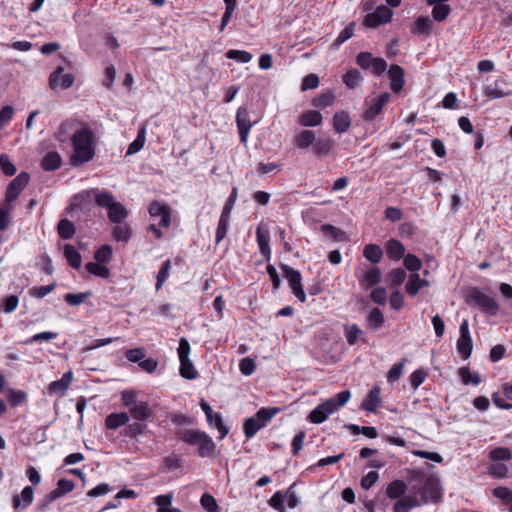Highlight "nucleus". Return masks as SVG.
<instances>
[{
    "label": "nucleus",
    "mask_w": 512,
    "mask_h": 512,
    "mask_svg": "<svg viewBox=\"0 0 512 512\" xmlns=\"http://www.w3.org/2000/svg\"><path fill=\"white\" fill-rule=\"evenodd\" d=\"M71 143L73 151L69 161L73 167H79L95 157V135L88 125H81L78 134L74 135Z\"/></svg>",
    "instance_id": "obj_1"
},
{
    "label": "nucleus",
    "mask_w": 512,
    "mask_h": 512,
    "mask_svg": "<svg viewBox=\"0 0 512 512\" xmlns=\"http://www.w3.org/2000/svg\"><path fill=\"white\" fill-rule=\"evenodd\" d=\"M410 482H414L411 493L420 495L424 503L437 502L441 498L440 483L436 477H426L420 471H412Z\"/></svg>",
    "instance_id": "obj_2"
},
{
    "label": "nucleus",
    "mask_w": 512,
    "mask_h": 512,
    "mask_svg": "<svg viewBox=\"0 0 512 512\" xmlns=\"http://www.w3.org/2000/svg\"><path fill=\"white\" fill-rule=\"evenodd\" d=\"M350 391H342L325 402L317 405L308 415V420L314 424L323 423L331 414L343 407L350 399Z\"/></svg>",
    "instance_id": "obj_3"
},
{
    "label": "nucleus",
    "mask_w": 512,
    "mask_h": 512,
    "mask_svg": "<svg viewBox=\"0 0 512 512\" xmlns=\"http://www.w3.org/2000/svg\"><path fill=\"white\" fill-rule=\"evenodd\" d=\"M179 439L188 445L198 447V454L202 458H212L215 456L216 445L212 438L200 430H179L177 433Z\"/></svg>",
    "instance_id": "obj_4"
},
{
    "label": "nucleus",
    "mask_w": 512,
    "mask_h": 512,
    "mask_svg": "<svg viewBox=\"0 0 512 512\" xmlns=\"http://www.w3.org/2000/svg\"><path fill=\"white\" fill-rule=\"evenodd\" d=\"M280 408H261L255 416L247 418L243 424V431L247 439L252 438L260 429L280 412Z\"/></svg>",
    "instance_id": "obj_5"
},
{
    "label": "nucleus",
    "mask_w": 512,
    "mask_h": 512,
    "mask_svg": "<svg viewBox=\"0 0 512 512\" xmlns=\"http://www.w3.org/2000/svg\"><path fill=\"white\" fill-rule=\"evenodd\" d=\"M281 268L292 293L300 302L304 303L306 301V294L302 285L301 273L288 265H282Z\"/></svg>",
    "instance_id": "obj_6"
},
{
    "label": "nucleus",
    "mask_w": 512,
    "mask_h": 512,
    "mask_svg": "<svg viewBox=\"0 0 512 512\" xmlns=\"http://www.w3.org/2000/svg\"><path fill=\"white\" fill-rule=\"evenodd\" d=\"M468 300L478 305L484 312L495 315L499 310L497 302L490 296L484 294L478 288H472L468 291Z\"/></svg>",
    "instance_id": "obj_7"
},
{
    "label": "nucleus",
    "mask_w": 512,
    "mask_h": 512,
    "mask_svg": "<svg viewBox=\"0 0 512 512\" xmlns=\"http://www.w3.org/2000/svg\"><path fill=\"white\" fill-rule=\"evenodd\" d=\"M393 11L386 5H380L372 13L364 17L363 24L369 28H376L391 21Z\"/></svg>",
    "instance_id": "obj_8"
},
{
    "label": "nucleus",
    "mask_w": 512,
    "mask_h": 512,
    "mask_svg": "<svg viewBox=\"0 0 512 512\" xmlns=\"http://www.w3.org/2000/svg\"><path fill=\"white\" fill-rule=\"evenodd\" d=\"M81 125L84 124L76 120H65L57 128L54 137L60 143L72 142L74 135L78 134Z\"/></svg>",
    "instance_id": "obj_9"
},
{
    "label": "nucleus",
    "mask_w": 512,
    "mask_h": 512,
    "mask_svg": "<svg viewBox=\"0 0 512 512\" xmlns=\"http://www.w3.org/2000/svg\"><path fill=\"white\" fill-rule=\"evenodd\" d=\"M30 180V176L26 172H21L7 186L5 199L7 202H14L25 189Z\"/></svg>",
    "instance_id": "obj_10"
},
{
    "label": "nucleus",
    "mask_w": 512,
    "mask_h": 512,
    "mask_svg": "<svg viewBox=\"0 0 512 512\" xmlns=\"http://www.w3.org/2000/svg\"><path fill=\"white\" fill-rule=\"evenodd\" d=\"M389 100L390 94L388 92H384L377 97L366 100L368 108L365 110L363 118L367 121L374 120L376 116L382 112L383 107L389 102Z\"/></svg>",
    "instance_id": "obj_11"
},
{
    "label": "nucleus",
    "mask_w": 512,
    "mask_h": 512,
    "mask_svg": "<svg viewBox=\"0 0 512 512\" xmlns=\"http://www.w3.org/2000/svg\"><path fill=\"white\" fill-rule=\"evenodd\" d=\"M92 196L95 197V202L98 206L109 209L114 203V197L111 193L100 191L98 189H91L83 191L82 193L75 196V201L90 199Z\"/></svg>",
    "instance_id": "obj_12"
},
{
    "label": "nucleus",
    "mask_w": 512,
    "mask_h": 512,
    "mask_svg": "<svg viewBox=\"0 0 512 512\" xmlns=\"http://www.w3.org/2000/svg\"><path fill=\"white\" fill-rule=\"evenodd\" d=\"M459 330L460 337L457 340V350L464 359H467L470 357L473 347L467 320L462 321Z\"/></svg>",
    "instance_id": "obj_13"
},
{
    "label": "nucleus",
    "mask_w": 512,
    "mask_h": 512,
    "mask_svg": "<svg viewBox=\"0 0 512 512\" xmlns=\"http://www.w3.org/2000/svg\"><path fill=\"white\" fill-rule=\"evenodd\" d=\"M149 214L153 218H159V226L169 227L171 223V210L168 205L154 201L149 206Z\"/></svg>",
    "instance_id": "obj_14"
},
{
    "label": "nucleus",
    "mask_w": 512,
    "mask_h": 512,
    "mask_svg": "<svg viewBox=\"0 0 512 512\" xmlns=\"http://www.w3.org/2000/svg\"><path fill=\"white\" fill-rule=\"evenodd\" d=\"M236 123L239 131L240 140L242 143L246 144L249 132L253 126L246 108H238L236 114Z\"/></svg>",
    "instance_id": "obj_15"
},
{
    "label": "nucleus",
    "mask_w": 512,
    "mask_h": 512,
    "mask_svg": "<svg viewBox=\"0 0 512 512\" xmlns=\"http://www.w3.org/2000/svg\"><path fill=\"white\" fill-rule=\"evenodd\" d=\"M200 406L206 415L209 425L212 426L213 417H216V428L220 432L219 439L220 440L224 439L226 437V435L228 434L229 430H228V427L223 423L221 414L213 412L210 405L204 399L201 400Z\"/></svg>",
    "instance_id": "obj_16"
},
{
    "label": "nucleus",
    "mask_w": 512,
    "mask_h": 512,
    "mask_svg": "<svg viewBox=\"0 0 512 512\" xmlns=\"http://www.w3.org/2000/svg\"><path fill=\"white\" fill-rule=\"evenodd\" d=\"M63 67H58L49 77V85L52 89L61 86L63 89L70 88L74 83V75L71 73L63 74Z\"/></svg>",
    "instance_id": "obj_17"
},
{
    "label": "nucleus",
    "mask_w": 512,
    "mask_h": 512,
    "mask_svg": "<svg viewBox=\"0 0 512 512\" xmlns=\"http://www.w3.org/2000/svg\"><path fill=\"white\" fill-rule=\"evenodd\" d=\"M73 381V373L72 371H68L63 374L62 378L56 381L51 382L48 387V393L50 395H59L64 396L68 388L70 387Z\"/></svg>",
    "instance_id": "obj_18"
},
{
    "label": "nucleus",
    "mask_w": 512,
    "mask_h": 512,
    "mask_svg": "<svg viewBox=\"0 0 512 512\" xmlns=\"http://www.w3.org/2000/svg\"><path fill=\"white\" fill-rule=\"evenodd\" d=\"M128 414L135 421H147L154 415V410L148 402L139 401Z\"/></svg>",
    "instance_id": "obj_19"
},
{
    "label": "nucleus",
    "mask_w": 512,
    "mask_h": 512,
    "mask_svg": "<svg viewBox=\"0 0 512 512\" xmlns=\"http://www.w3.org/2000/svg\"><path fill=\"white\" fill-rule=\"evenodd\" d=\"M390 78V87L394 93H398L402 90L405 83L404 69L399 65H392L388 71Z\"/></svg>",
    "instance_id": "obj_20"
},
{
    "label": "nucleus",
    "mask_w": 512,
    "mask_h": 512,
    "mask_svg": "<svg viewBox=\"0 0 512 512\" xmlns=\"http://www.w3.org/2000/svg\"><path fill=\"white\" fill-rule=\"evenodd\" d=\"M430 285L429 281L422 279L418 273H411L405 285V291L409 296H416L419 291Z\"/></svg>",
    "instance_id": "obj_21"
},
{
    "label": "nucleus",
    "mask_w": 512,
    "mask_h": 512,
    "mask_svg": "<svg viewBox=\"0 0 512 512\" xmlns=\"http://www.w3.org/2000/svg\"><path fill=\"white\" fill-rule=\"evenodd\" d=\"M381 403V389L374 386L362 401L361 407L369 412H375Z\"/></svg>",
    "instance_id": "obj_22"
},
{
    "label": "nucleus",
    "mask_w": 512,
    "mask_h": 512,
    "mask_svg": "<svg viewBox=\"0 0 512 512\" xmlns=\"http://www.w3.org/2000/svg\"><path fill=\"white\" fill-rule=\"evenodd\" d=\"M315 139H316L315 132L312 130L305 129V130H302L299 133H297L294 136L293 141L299 149L307 150L314 144Z\"/></svg>",
    "instance_id": "obj_23"
},
{
    "label": "nucleus",
    "mask_w": 512,
    "mask_h": 512,
    "mask_svg": "<svg viewBox=\"0 0 512 512\" xmlns=\"http://www.w3.org/2000/svg\"><path fill=\"white\" fill-rule=\"evenodd\" d=\"M256 238L260 253L266 258H270L271 250L269 246L270 234L268 230H264L262 226H258L256 230Z\"/></svg>",
    "instance_id": "obj_24"
},
{
    "label": "nucleus",
    "mask_w": 512,
    "mask_h": 512,
    "mask_svg": "<svg viewBox=\"0 0 512 512\" xmlns=\"http://www.w3.org/2000/svg\"><path fill=\"white\" fill-rule=\"evenodd\" d=\"M34 499V490L31 486H26L20 495L13 497L12 503L15 509L28 507Z\"/></svg>",
    "instance_id": "obj_25"
},
{
    "label": "nucleus",
    "mask_w": 512,
    "mask_h": 512,
    "mask_svg": "<svg viewBox=\"0 0 512 512\" xmlns=\"http://www.w3.org/2000/svg\"><path fill=\"white\" fill-rule=\"evenodd\" d=\"M505 85L504 79H498L493 84L488 85L485 88V95L490 99L502 98L511 95V91L503 89Z\"/></svg>",
    "instance_id": "obj_26"
},
{
    "label": "nucleus",
    "mask_w": 512,
    "mask_h": 512,
    "mask_svg": "<svg viewBox=\"0 0 512 512\" xmlns=\"http://www.w3.org/2000/svg\"><path fill=\"white\" fill-rule=\"evenodd\" d=\"M351 126V119L347 112L340 111L333 116V127L337 133H345Z\"/></svg>",
    "instance_id": "obj_27"
},
{
    "label": "nucleus",
    "mask_w": 512,
    "mask_h": 512,
    "mask_svg": "<svg viewBox=\"0 0 512 512\" xmlns=\"http://www.w3.org/2000/svg\"><path fill=\"white\" fill-rule=\"evenodd\" d=\"M323 117L316 110H308L299 116V123L304 127H315L322 123Z\"/></svg>",
    "instance_id": "obj_28"
},
{
    "label": "nucleus",
    "mask_w": 512,
    "mask_h": 512,
    "mask_svg": "<svg viewBox=\"0 0 512 512\" xmlns=\"http://www.w3.org/2000/svg\"><path fill=\"white\" fill-rule=\"evenodd\" d=\"M420 505V502L415 494L404 496L400 498L394 505V512H408L412 508Z\"/></svg>",
    "instance_id": "obj_29"
},
{
    "label": "nucleus",
    "mask_w": 512,
    "mask_h": 512,
    "mask_svg": "<svg viewBox=\"0 0 512 512\" xmlns=\"http://www.w3.org/2000/svg\"><path fill=\"white\" fill-rule=\"evenodd\" d=\"M130 420L129 414L126 412L111 413L105 419V426L108 429H117L126 425Z\"/></svg>",
    "instance_id": "obj_30"
},
{
    "label": "nucleus",
    "mask_w": 512,
    "mask_h": 512,
    "mask_svg": "<svg viewBox=\"0 0 512 512\" xmlns=\"http://www.w3.org/2000/svg\"><path fill=\"white\" fill-rule=\"evenodd\" d=\"M128 214L125 206L117 201L108 209V219L112 223H121L128 217Z\"/></svg>",
    "instance_id": "obj_31"
},
{
    "label": "nucleus",
    "mask_w": 512,
    "mask_h": 512,
    "mask_svg": "<svg viewBox=\"0 0 512 512\" xmlns=\"http://www.w3.org/2000/svg\"><path fill=\"white\" fill-rule=\"evenodd\" d=\"M62 164V157L56 151L48 152L41 161V167L45 171H54L60 168Z\"/></svg>",
    "instance_id": "obj_32"
},
{
    "label": "nucleus",
    "mask_w": 512,
    "mask_h": 512,
    "mask_svg": "<svg viewBox=\"0 0 512 512\" xmlns=\"http://www.w3.org/2000/svg\"><path fill=\"white\" fill-rule=\"evenodd\" d=\"M386 253L389 256V258L397 261L400 260L401 258H404L405 247L399 240L390 239L386 243Z\"/></svg>",
    "instance_id": "obj_33"
},
{
    "label": "nucleus",
    "mask_w": 512,
    "mask_h": 512,
    "mask_svg": "<svg viewBox=\"0 0 512 512\" xmlns=\"http://www.w3.org/2000/svg\"><path fill=\"white\" fill-rule=\"evenodd\" d=\"M406 491L407 485L402 480H394L386 488V494L390 499L402 498Z\"/></svg>",
    "instance_id": "obj_34"
},
{
    "label": "nucleus",
    "mask_w": 512,
    "mask_h": 512,
    "mask_svg": "<svg viewBox=\"0 0 512 512\" xmlns=\"http://www.w3.org/2000/svg\"><path fill=\"white\" fill-rule=\"evenodd\" d=\"M64 255H65V258L67 259L69 265L72 268L78 269L81 267L82 257L73 245H71V244L65 245Z\"/></svg>",
    "instance_id": "obj_35"
},
{
    "label": "nucleus",
    "mask_w": 512,
    "mask_h": 512,
    "mask_svg": "<svg viewBox=\"0 0 512 512\" xmlns=\"http://www.w3.org/2000/svg\"><path fill=\"white\" fill-rule=\"evenodd\" d=\"M334 142L330 138L315 139L313 144V152L317 156L328 155L332 150Z\"/></svg>",
    "instance_id": "obj_36"
},
{
    "label": "nucleus",
    "mask_w": 512,
    "mask_h": 512,
    "mask_svg": "<svg viewBox=\"0 0 512 512\" xmlns=\"http://www.w3.org/2000/svg\"><path fill=\"white\" fill-rule=\"evenodd\" d=\"M363 255L368 261L376 264L381 261L383 256V250L379 245L368 244L364 247Z\"/></svg>",
    "instance_id": "obj_37"
},
{
    "label": "nucleus",
    "mask_w": 512,
    "mask_h": 512,
    "mask_svg": "<svg viewBox=\"0 0 512 512\" xmlns=\"http://www.w3.org/2000/svg\"><path fill=\"white\" fill-rule=\"evenodd\" d=\"M172 495H159L155 498V504L158 506V512H181L179 508L170 507L172 503Z\"/></svg>",
    "instance_id": "obj_38"
},
{
    "label": "nucleus",
    "mask_w": 512,
    "mask_h": 512,
    "mask_svg": "<svg viewBox=\"0 0 512 512\" xmlns=\"http://www.w3.org/2000/svg\"><path fill=\"white\" fill-rule=\"evenodd\" d=\"M57 231L62 239H71L75 234V226L68 219H61L57 225Z\"/></svg>",
    "instance_id": "obj_39"
},
{
    "label": "nucleus",
    "mask_w": 512,
    "mask_h": 512,
    "mask_svg": "<svg viewBox=\"0 0 512 512\" xmlns=\"http://www.w3.org/2000/svg\"><path fill=\"white\" fill-rule=\"evenodd\" d=\"M381 271L374 267L366 271L363 278L360 280L361 285H367V287L374 286L381 281Z\"/></svg>",
    "instance_id": "obj_40"
},
{
    "label": "nucleus",
    "mask_w": 512,
    "mask_h": 512,
    "mask_svg": "<svg viewBox=\"0 0 512 512\" xmlns=\"http://www.w3.org/2000/svg\"><path fill=\"white\" fill-rule=\"evenodd\" d=\"M117 225L113 228L112 235L117 241L127 243L130 239L131 229L127 224L116 223Z\"/></svg>",
    "instance_id": "obj_41"
},
{
    "label": "nucleus",
    "mask_w": 512,
    "mask_h": 512,
    "mask_svg": "<svg viewBox=\"0 0 512 512\" xmlns=\"http://www.w3.org/2000/svg\"><path fill=\"white\" fill-rule=\"evenodd\" d=\"M344 334L347 343L353 346L356 344L360 335L362 334V330L359 328L357 324H346L344 325Z\"/></svg>",
    "instance_id": "obj_42"
},
{
    "label": "nucleus",
    "mask_w": 512,
    "mask_h": 512,
    "mask_svg": "<svg viewBox=\"0 0 512 512\" xmlns=\"http://www.w3.org/2000/svg\"><path fill=\"white\" fill-rule=\"evenodd\" d=\"M91 291H85L81 293H68L64 296V300L71 306H79L83 304L89 297H91Z\"/></svg>",
    "instance_id": "obj_43"
},
{
    "label": "nucleus",
    "mask_w": 512,
    "mask_h": 512,
    "mask_svg": "<svg viewBox=\"0 0 512 512\" xmlns=\"http://www.w3.org/2000/svg\"><path fill=\"white\" fill-rule=\"evenodd\" d=\"M180 375L189 380L197 377V371L189 358L180 359Z\"/></svg>",
    "instance_id": "obj_44"
},
{
    "label": "nucleus",
    "mask_w": 512,
    "mask_h": 512,
    "mask_svg": "<svg viewBox=\"0 0 512 512\" xmlns=\"http://www.w3.org/2000/svg\"><path fill=\"white\" fill-rule=\"evenodd\" d=\"M458 374L465 385L473 384L476 386L481 382L480 376L477 373H472L467 367H461Z\"/></svg>",
    "instance_id": "obj_45"
},
{
    "label": "nucleus",
    "mask_w": 512,
    "mask_h": 512,
    "mask_svg": "<svg viewBox=\"0 0 512 512\" xmlns=\"http://www.w3.org/2000/svg\"><path fill=\"white\" fill-rule=\"evenodd\" d=\"M103 263L98 262H88L86 264V270L95 276L101 277V278H108L110 276V270L102 265Z\"/></svg>",
    "instance_id": "obj_46"
},
{
    "label": "nucleus",
    "mask_w": 512,
    "mask_h": 512,
    "mask_svg": "<svg viewBox=\"0 0 512 512\" xmlns=\"http://www.w3.org/2000/svg\"><path fill=\"white\" fill-rule=\"evenodd\" d=\"M361 81L362 76L357 69H351L343 76V82L349 89L356 88L361 83Z\"/></svg>",
    "instance_id": "obj_47"
},
{
    "label": "nucleus",
    "mask_w": 512,
    "mask_h": 512,
    "mask_svg": "<svg viewBox=\"0 0 512 512\" xmlns=\"http://www.w3.org/2000/svg\"><path fill=\"white\" fill-rule=\"evenodd\" d=\"M404 266L411 273H418L422 268V261L414 254H407L404 256Z\"/></svg>",
    "instance_id": "obj_48"
},
{
    "label": "nucleus",
    "mask_w": 512,
    "mask_h": 512,
    "mask_svg": "<svg viewBox=\"0 0 512 512\" xmlns=\"http://www.w3.org/2000/svg\"><path fill=\"white\" fill-rule=\"evenodd\" d=\"M406 272L402 268H395L387 275L390 286H400L406 279Z\"/></svg>",
    "instance_id": "obj_49"
},
{
    "label": "nucleus",
    "mask_w": 512,
    "mask_h": 512,
    "mask_svg": "<svg viewBox=\"0 0 512 512\" xmlns=\"http://www.w3.org/2000/svg\"><path fill=\"white\" fill-rule=\"evenodd\" d=\"M431 26H432L431 20L428 17L421 16V17L417 18V20L415 21L412 32L414 34L429 33Z\"/></svg>",
    "instance_id": "obj_50"
},
{
    "label": "nucleus",
    "mask_w": 512,
    "mask_h": 512,
    "mask_svg": "<svg viewBox=\"0 0 512 512\" xmlns=\"http://www.w3.org/2000/svg\"><path fill=\"white\" fill-rule=\"evenodd\" d=\"M512 457L511 451L506 447H497L489 452V458L492 461H507Z\"/></svg>",
    "instance_id": "obj_51"
},
{
    "label": "nucleus",
    "mask_w": 512,
    "mask_h": 512,
    "mask_svg": "<svg viewBox=\"0 0 512 512\" xmlns=\"http://www.w3.org/2000/svg\"><path fill=\"white\" fill-rule=\"evenodd\" d=\"M356 23L351 22L347 27H345L338 35V37L334 40L333 46L335 48H338L340 45H342L345 41L350 39L355 30Z\"/></svg>",
    "instance_id": "obj_52"
},
{
    "label": "nucleus",
    "mask_w": 512,
    "mask_h": 512,
    "mask_svg": "<svg viewBox=\"0 0 512 512\" xmlns=\"http://www.w3.org/2000/svg\"><path fill=\"white\" fill-rule=\"evenodd\" d=\"M200 504L202 508L207 512H219V506L216 499L209 493H204L201 496Z\"/></svg>",
    "instance_id": "obj_53"
},
{
    "label": "nucleus",
    "mask_w": 512,
    "mask_h": 512,
    "mask_svg": "<svg viewBox=\"0 0 512 512\" xmlns=\"http://www.w3.org/2000/svg\"><path fill=\"white\" fill-rule=\"evenodd\" d=\"M368 322L373 330L379 329L384 323L383 313L378 308L372 309L368 315Z\"/></svg>",
    "instance_id": "obj_54"
},
{
    "label": "nucleus",
    "mask_w": 512,
    "mask_h": 512,
    "mask_svg": "<svg viewBox=\"0 0 512 512\" xmlns=\"http://www.w3.org/2000/svg\"><path fill=\"white\" fill-rule=\"evenodd\" d=\"M145 421H136L129 424L125 429V434L128 437L134 438L146 432L147 425Z\"/></svg>",
    "instance_id": "obj_55"
},
{
    "label": "nucleus",
    "mask_w": 512,
    "mask_h": 512,
    "mask_svg": "<svg viewBox=\"0 0 512 512\" xmlns=\"http://www.w3.org/2000/svg\"><path fill=\"white\" fill-rule=\"evenodd\" d=\"M226 57L240 63H248L252 60L253 55L248 51L231 49L226 53Z\"/></svg>",
    "instance_id": "obj_56"
},
{
    "label": "nucleus",
    "mask_w": 512,
    "mask_h": 512,
    "mask_svg": "<svg viewBox=\"0 0 512 512\" xmlns=\"http://www.w3.org/2000/svg\"><path fill=\"white\" fill-rule=\"evenodd\" d=\"M230 222V216L221 214L218 227L216 230V243H220L226 236L228 226Z\"/></svg>",
    "instance_id": "obj_57"
},
{
    "label": "nucleus",
    "mask_w": 512,
    "mask_h": 512,
    "mask_svg": "<svg viewBox=\"0 0 512 512\" xmlns=\"http://www.w3.org/2000/svg\"><path fill=\"white\" fill-rule=\"evenodd\" d=\"M121 402L122 405L128 410H131L134 405H136L139 400L137 399V393L133 390H125L121 393Z\"/></svg>",
    "instance_id": "obj_58"
},
{
    "label": "nucleus",
    "mask_w": 512,
    "mask_h": 512,
    "mask_svg": "<svg viewBox=\"0 0 512 512\" xmlns=\"http://www.w3.org/2000/svg\"><path fill=\"white\" fill-rule=\"evenodd\" d=\"M451 8L448 4L433 6L432 16L435 21L441 22L450 14Z\"/></svg>",
    "instance_id": "obj_59"
},
{
    "label": "nucleus",
    "mask_w": 512,
    "mask_h": 512,
    "mask_svg": "<svg viewBox=\"0 0 512 512\" xmlns=\"http://www.w3.org/2000/svg\"><path fill=\"white\" fill-rule=\"evenodd\" d=\"M335 100L334 95L331 92L323 93L317 97H315L312 101V104L315 107L325 108L331 106Z\"/></svg>",
    "instance_id": "obj_60"
},
{
    "label": "nucleus",
    "mask_w": 512,
    "mask_h": 512,
    "mask_svg": "<svg viewBox=\"0 0 512 512\" xmlns=\"http://www.w3.org/2000/svg\"><path fill=\"white\" fill-rule=\"evenodd\" d=\"M0 167L6 176H13L16 173V167L7 154L0 155Z\"/></svg>",
    "instance_id": "obj_61"
},
{
    "label": "nucleus",
    "mask_w": 512,
    "mask_h": 512,
    "mask_svg": "<svg viewBox=\"0 0 512 512\" xmlns=\"http://www.w3.org/2000/svg\"><path fill=\"white\" fill-rule=\"evenodd\" d=\"M170 269H171V261L166 260L162 264V267H161L160 271L158 272L157 282H156V290L161 289L162 285L164 284V282L167 280V278L169 276Z\"/></svg>",
    "instance_id": "obj_62"
},
{
    "label": "nucleus",
    "mask_w": 512,
    "mask_h": 512,
    "mask_svg": "<svg viewBox=\"0 0 512 512\" xmlns=\"http://www.w3.org/2000/svg\"><path fill=\"white\" fill-rule=\"evenodd\" d=\"M112 257V248L109 245L101 246L94 254L98 263H107Z\"/></svg>",
    "instance_id": "obj_63"
},
{
    "label": "nucleus",
    "mask_w": 512,
    "mask_h": 512,
    "mask_svg": "<svg viewBox=\"0 0 512 512\" xmlns=\"http://www.w3.org/2000/svg\"><path fill=\"white\" fill-rule=\"evenodd\" d=\"M145 143V130L141 129L137 138L129 145L127 154L132 155L140 151Z\"/></svg>",
    "instance_id": "obj_64"
}]
</instances>
